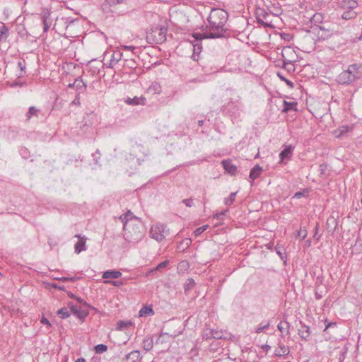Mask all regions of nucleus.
Segmentation results:
<instances>
[{
	"label": "nucleus",
	"mask_w": 362,
	"mask_h": 362,
	"mask_svg": "<svg viewBox=\"0 0 362 362\" xmlns=\"http://www.w3.org/2000/svg\"><path fill=\"white\" fill-rule=\"evenodd\" d=\"M228 19V13L223 9L213 8L207 17L208 25L206 28L209 33H194L192 35V39L189 40L190 46L193 48L192 58L194 61H198L199 54L202 50V40L204 39L221 38L225 36L226 31V23Z\"/></svg>",
	"instance_id": "nucleus-1"
},
{
	"label": "nucleus",
	"mask_w": 362,
	"mask_h": 362,
	"mask_svg": "<svg viewBox=\"0 0 362 362\" xmlns=\"http://www.w3.org/2000/svg\"><path fill=\"white\" fill-rule=\"evenodd\" d=\"M123 229L124 237L130 243H137L144 237L143 227L139 220V222L125 223Z\"/></svg>",
	"instance_id": "nucleus-2"
},
{
	"label": "nucleus",
	"mask_w": 362,
	"mask_h": 362,
	"mask_svg": "<svg viewBox=\"0 0 362 362\" xmlns=\"http://www.w3.org/2000/svg\"><path fill=\"white\" fill-rule=\"evenodd\" d=\"M361 76L362 66L359 64H354L349 65L346 70L339 74L336 80L339 84L348 85Z\"/></svg>",
	"instance_id": "nucleus-3"
},
{
	"label": "nucleus",
	"mask_w": 362,
	"mask_h": 362,
	"mask_svg": "<svg viewBox=\"0 0 362 362\" xmlns=\"http://www.w3.org/2000/svg\"><path fill=\"white\" fill-rule=\"evenodd\" d=\"M244 107L241 103V98L239 95L234 94L230 100L226 103L223 107V112L230 116L233 119H238L241 112L243 111Z\"/></svg>",
	"instance_id": "nucleus-4"
},
{
	"label": "nucleus",
	"mask_w": 362,
	"mask_h": 362,
	"mask_svg": "<svg viewBox=\"0 0 362 362\" xmlns=\"http://www.w3.org/2000/svg\"><path fill=\"white\" fill-rule=\"evenodd\" d=\"M166 33L165 27H153L146 33V41L149 44H161L166 40Z\"/></svg>",
	"instance_id": "nucleus-5"
},
{
	"label": "nucleus",
	"mask_w": 362,
	"mask_h": 362,
	"mask_svg": "<svg viewBox=\"0 0 362 362\" xmlns=\"http://www.w3.org/2000/svg\"><path fill=\"white\" fill-rule=\"evenodd\" d=\"M169 229L165 225L156 223L151 227L150 237L158 242H161L169 235Z\"/></svg>",
	"instance_id": "nucleus-6"
},
{
	"label": "nucleus",
	"mask_w": 362,
	"mask_h": 362,
	"mask_svg": "<svg viewBox=\"0 0 362 362\" xmlns=\"http://www.w3.org/2000/svg\"><path fill=\"white\" fill-rule=\"evenodd\" d=\"M358 6V3L354 0H348L341 3V8L345 9L341 14L344 20H350L354 18L357 13L354 9Z\"/></svg>",
	"instance_id": "nucleus-7"
},
{
	"label": "nucleus",
	"mask_w": 362,
	"mask_h": 362,
	"mask_svg": "<svg viewBox=\"0 0 362 362\" xmlns=\"http://www.w3.org/2000/svg\"><path fill=\"white\" fill-rule=\"evenodd\" d=\"M294 51L291 47H284L281 52V55L283 57V63L284 66L286 68L288 71L293 70V62H295V59H290L288 57L289 54H294Z\"/></svg>",
	"instance_id": "nucleus-8"
},
{
	"label": "nucleus",
	"mask_w": 362,
	"mask_h": 362,
	"mask_svg": "<svg viewBox=\"0 0 362 362\" xmlns=\"http://www.w3.org/2000/svg\"><path fill=\"white\" fill-rule=\"evenodd\" d=\"M295 147L292 145L284 146L283 150L279 153L280 163L284 160H290L292 157Z\"/></svg>",
	"instance_id": "nucleus-9"
},
{
	"label": "nucleus",
	"mask_w": 362,
	"mask_h": 362,
	"mask_svg": "<svg viewBox=\"0 0 362 362\" xmlns=\"http://www.w3.org/2000/svg\"><path fill=\"white\" fill-rule=\"evenodd\" d=\"M68 306L69 307L71 313L76 315L81 320L84 319L88 315L87 311L81 310L80 307L76 305H74L72 303H69Z\"/></svg>",
	"instance_id": "nucleus-10"
},
{
	"label": "nucleus",
	"mask_w": 362,
	"mask_h": 362,
	"mask_svg": "<svg viewBox=\"0 0 362 362\" xmlns=\"http://www.w3.org/2000/svg\"><path fill=\"white\" fill-rule=\"evenodd\" d=\"M78 238V242L75 244L74 251L76 254H79L83 251L86 250V238L81 235H76Z\"/></svg>",
	"instance_id": "nucleus-11"
},
{
	"label": "nucleus",
	"mask_w": 362,
	"mask_h": 362,
	"mask_svg": "<svg viewBox=\"0 0 362 362\" xmlns=\"http://www.w3.org/2000/svg\"><path fill=\"white\" fill-rule=\"evenodd\" d=\"M290 353L289 348L285 346L280 340L278 342V347L274 351V355L277 357L286 356Z\"/></svg>",
	"instance_id": "nucleus-12"
},
{
	"label": "nucleus",
	"mask_w": 362,
	"mask_h": 362,
	"mask_svg": "<svg viewBox=\"0 0 362 362\" xmlns=\"http://www.w3.org/2000/svg\"><path fill=\"white\" fill-rule=\"evenodd\" d=\"M211 334H212L213 339H230L231 337V334L226 330H218L212 329L211 331Z\"/></svg>",
	"instance_id": "nucleus-13"
},
{
	"label": "nucleus",
	"mask_w": 362,
	"mask_h": 362,
	"mask_svg": "<svg viewBox=\"0 0 362 362\" xmlns=\"http://www.w3.org/2000/svg\"><path fill=\"white\" fill-rule=\"evenodd\" d=\"M122 57V53L119 51H114V52L111 55V59L110 62L107 64V68H113L116 64H117Z\"/></svg>",
	"instance_id": "nucleus-14"
},
{
	"label": "nucleus",
	"mask_w": 362,
	"mask_h": 362,
	"mask_svg": "<svg viewBox=\"0 0 362 362\" xmlns=\"http://www.w3.org/2000/svg\"><path fill=\"white\" fill-rule=\"evenodd\" d=\"M223 169L230 175H235L237 172V167L230 160H223L221 162Z\"/></svg>",
	"instance_id": "nucleus-15"
},
{
	"label": "nucleus",
	"mask_w": 362,
	"mask_h": 362,
	"mask_svg": "<svg viewBox=\"0 0 362 362\" xmlns=\"http://www.w3.org/2000/svg\"><path fill=\"white\" fill-rule=\"evenodd\" d=\"M124 102L130 105H145L146 98L143 96H135L134 98H127L124 100Z\"/></svg>",
	"instance_id": "nucleus-16"
},
{
	"label": "nucleus",
	"mask_w": 362,
	"mask_h": 362,
	"mask_svg": "<svg viewBox=\"0 0 362 362\" xmlns=\"http://www.w3.org/2000/svg\"><path fill=\"white\" fill-rule=\"evenodd\" d=\"M119 219L122 222L123 225L127 222H139V219L130 211H128L124 215L120 216Z\"/></svg>",
	"instance_id": "nucleus-17"
},
{
	"label": "nucleus",
	"mask_w": 362,
	"mask_h": 362,
	"mask_svg": "<svg viewBox=\"0 0 362 362\" xmlns=\"http://www.w3.org/2000/svg\"><path fill=\"white\" fill-rule=\"evenodd\" d=\"M40 112H41L40 109H39L35 106L30 107L28 108V112L25 115L26 121H28V122L30 121L31 119V118L33 117L37 118L39 117Z\"/></svg>",
	"instance_id": "nucleus-18"
},
{
	"label": "nucleus",
	"mask_w": 362,
	"mask_h": 362,
	"mask_svg": "<svg viewBox=\"0 0 362 362\" xmlns=\"http://www.w3.org/2000/svg\"><path fill=\"white\" fill-rule=\"evenodd\" d=\"M122 276V272L119 270H107L103 272V278L108 280L109 279H116Z\"/></svg>",
	"instance_id": "nucleus-19"
},
{
	"label": "nucleus",
	"mask_w": 362,
	"mask_h": 362,
	"mask_svg": "<svg viewBox=\"0 0 362 362\" xmlns=\"http://www.w3.org/2000/svg\"><path fill=\"white\" fill-rule=\"evenodd\" d=\"M297 105L296 102H288L286 100H283V107L282 112H288L289 111H297Z\"/></svg>",
	"instance_id": "nucleus-20"
},
{
	"label": "nucleus",
	"mask_w": 362,
	"mask_h": 362,
	"mask_svg": "<svg viewBox=\"0 0 362 362\" xmlns=\"http://www.w3.org/2000/svg\"><path fill=\"white\" fill-rule=\"evenodd\" d=\"M262 172V168L259 165L257 164L251 169L249 177L251 180H255L260 177Z\"/></svg>",
	"instance_id": "nucleus-21"
},
{
	"label": "nucleus",
	"mask_w": 362,
	"mask_h": 362,
	"mask_svg": "<svg viewBox=\"0 0 362 362\" xmlns=\"http://www.w3.org/2000/svg\"><path fill=\"white\" fill-rule=\"evenodd\" d=\"M352 127L345 125L339 127L334 131V135L337 138L342 137L345 134L352 131Z\"/></svg>",
	"instance_id": "nucleus-22"
},
{
	"label": "nucleus",
	"mask_w": 362,
	"mask_h": 362,
	"mask_svg": "<svg viewBox=\"0 0 362 362\" xmlns=\"http://www.w3.org/2000/svg\"><path fill=\"white\" fill-rule=\"evenodd\" d=\"M127 359L129 362H141V356L140 351L138 350L132 351L131 353L127 355Z\"/></svg>",
	"instance_id": "nucleus-23"
},
{
	"label": "nucleus",
	"mask_w": 362,
	"mask_h": 362,
	"mask_svg": "<svg viewBox=\"0 0 362 362\" xmlns=\"http://www.w3.org/2000/svg\"><path fill=\"white\" fill-rule=\"evenodd\" d=\"M139 317H145L147 315H153L154 311L151 305H144L139 312Z\"/></svg>",
	"instance_id": "nucleus-24"
},
{
	"label": "nucleus",
	"mask_w": 362,
	"mask_h": 362,
	"mask_svg": "<svg viewBox=\"0 0 362 362\" xmlns=\"http://www.w3.org/2000/svg\"><path fill=\"white\" fill-rule=\"evenodd\" d=\"M147 91L151 94H159L161 92V86L158 82H153L148 88Z\"/></svg>",
	"instance_id": "nucleus-25"
},
{
	"label": "nucleus",
	"mask_w": 362,
	"mask_h": 362,
	"mask_svg": "<svg viewBox=\"0 0 362 362\" xmlns=\"http://www.w3.org/2000/svg\"><path fill=\"white\" fill-rule=\"evenodd\" d=\"M143 348L145 351H149L153 349V337H149L144 339L142 342Z\"/></svg>",
	"instance_id": "nucleus-26"
},
{
	"label": "nucleus",
	"mask_w": 362,
	"mask_h": 362,
	"mask_svg": "<svg viewBox=\"0 0 362 362\" xmlns=\"http://www.w3.org/2000/svg\"><path fill=\"white\" fill-rule=\"evenodd\" d=\"M73 86H75L76 89L79 92H83L86 89V85L81 78H76Z\"/></svg>",
	"instance_id": "nucleus-27"
},
{
	"label": "nucleus",
	"mask_w": 362,
	"mask_h": 362,
	"mask_svg": "<svg viewBox=\"0 0 362 362\" xmlns=\"http://www.w3.org/2000/svg\"><path fill=\"white\" fill-rule=\"evenodd\" d=\"M132 325V322L130 320H127V321L120 320V321L117 322V323L116 329L119 330V331H122V330H124V329L129 328Z\"/></svg>",
	"instance_id": "nucleus-28"
},
{
	"label": "nucleus",
	"mask_w": 362,
	"mask_h": 362,
	"mask_svg": "<svg viewBox=\"0 0 362 362\" xmlns=\"http://www.w3.org/2000/svg\"><path fill=\"white\" fill-rule=\"evenodd\" d=\"M270 326L269 321H262L255 328V332L257 334L262 333L264 330L267 329Z\"/></svg>",
	"instance_id": "nucleus-29"
},
{
	"label": "nucleus",
	"mask_w": 362,
	"mask_h": 362,
	"mask_svg": "<svg viewBox=\"0 0 362 362\" xmlns=\"http://www.w3.org/2000/svg\"><path fill=\"white\" fill-rule=\"evenodd\" d=\"M298 332L302 339H304L305 340L309 339L310 335L309 327L304 325L302 329H299Z\"/></svg>",
	"instance_id": "nucleus-30"
},
{
	"label": "nucleus",
	"mask_w": 362,
	"mask_h": 362,
	"mask_svg": "<svg viewBox=\"0 0 362 362\" xmlns=\"http://www.w3.org/2000/svg\"><path fill=\"white\" fill-rule=\"evenodd\" d=\"M290 325L286 321H281L278 325L277 329L281 332H284V331H286V333H288Z\"/></svg>",
	"instance_id": "nucleus-31"
},
{
	"label": "nucleus",
	"mask_w": 362,
	"mask_h": 362,
	"mask_svg": "<svg viewBox=\"0 0 362 362\" xmlns=\"http://www.w3.org/2000/svg\"><path fill=\"white\" fill-rule=\"evenodd\" d=\"M57 315L62 318V319H66L70 316V313L68 310V308L64 307L59 309L57 311Z\"/></svg>",
	"instance_id": "nucleus-32"
},
{
	"label": "nucleus",
	"mask_w": 362,
	"mask_h": 362,
	"mask_svg": "<svg viewBox=\"0 0 362 362\" xmlns=\"http://www.w3.org/2000/svg\"><path fill=\"white\" fill-rule=\"evenodd\" d=\"M237 194V192H231L228 197L224 199V204L226 206H231L235 202V196Z\"/></svg>",
	"instance_id": "nucleus-33"
},
{
	"label": "nucleus",
	"mask_w": 362,
	"mask_h": 362,
	"mask_svg": "<svg viewBox=\"0 0 362 362\" xmlns=\"http://www.w3.org/2000/svg\"><path fill=\"white\" fill-rule=\"evenodd\" d=\"M8 28L5 25V24L2 23L0 27V38L1 40H3V39L6 40L8 37Z\"/></svg>",
	"instance_id": "nucleus-34"
},
{
	"label": "nucleus",
	"mask_w": 362,
	"mask_h": 362,
	"mask_svg": "<svg viewBox=\"0 0 362 362\" xmlns=\"http://www.w3.org/2000/svg\"><path fill=\"white\" fill-rule=\"evenodd\" d=\"M308 189L305 188L302 191L297 192L292 197V199H300L301 197H306L308 194Z\"/></svg>",
	"instance_id": "nucleus-35"
},
{
	"label": "nucleus",
	"mask_w": 362,
	"mask_h": 362,
	"mask_svg": "<svg viewBox=\"0 0 362 362\" xmlns=\"http://www.w3.org/2000/svg\"><path fill=\"white\" fill-rule=\"evenodd\" d=\"M104 283L105 284L112 285V286H114L115 287H120V286H123L124 284V281H122V280H117V281L105 280Z\"/></svg>",
	"instance_id": "nucleus-36"
},
{
	"label": "nucleus",
	"mask_w": 362,
	"mask_h": 362,
	"mask_svg": "<svg viewBox=\"0 0 362 362\" xmlns=\"http://www.w3.org/2000/svg\"><path fill=\"white\" fill-rule=\"evenodd\" d=\"M228 213V209L223 210L220 212L214 214L213 215V218L222 221L223 219V216H226Z\"/></svg>",
	"instance_id": "nucleus-37"
},
{
	"label": "nucleus",
	"mask_w": 362,
	"mask_h": 362,
	"mask_svg": "<svg viewBox=\"0 0 362 362\" xmlns=\"http://www.w3.org/2000/svg\"><path fill=\"white\" fill-rule=\"evenodd\" d=\"M107 350V346L105 344H100L95 346V351L97 354H102Z\"/></svg>",
	"instance_id": "nucleus-38"
},
{
	"label": "nucleus",
	"mask_w": 362,
	"mask_h": 362,
	"mask_svg": "<svg viewBox=\"0 0 362 362\" xmlns=\"http://www.w3.org/2000/svg\"><path fill=\"white\" fill-rule=\"evenodd\" d=\"M195 285V282L192 279H189L187 282L185 284V291L187 292L191 290Z\"/></svg>",
	"instance_id": "nucleus-39"
},
{
	"label": "nucleus",
	"mask_w": 362,
	"mask_h": 362,
	"mask_svg": "<svg viewBox=\"0 0 362 362\" xmlns=\"http://www.w3.org/2000/svg\"><path fill=\"white\" fill-rule=\"evenodd\" d=\"M209 227L208 225H204V226H202L201 227H199L197 228L194 231V234L195 236H199V235H201L204 231H205L207 228Z\"/></svg>",
	"instance_id": "nucleus-40"
},
{
	"label": "nucleus",
	"mask_w": 362,
	"mask_h": 362,
	"mask_svg": "<svg viewBox=\"0 0 362 362\" xmlns=\"http://www.w3.org/2000/svg\"><path fill=\"white\" fill-rule=\"evenodd\" d=\"M52 19L50 18V13L47 11L45 12L42 16V23H52Z\"/></svg>",
	"instance_id": "nucleus-41"
},
{
	"label": "nucleus",
	"mask_w": 362,
	"mask_h": 362,
	"mask_svg": "<svg viewBox=\"0 0 362 362\" xmlns=\"http://www.w3.org/2000/svg\"><path fill=\"white\" fill-rule=\"evenodd\" d=\"M211 329H212L206 328L204 330L203 334H202V337L204 339H209L213 338L212 334H211Z\"/></svg>",
	"instance_id": "nucleus-42"
},
{
	"label": "nucleus",
	"mask_w": 362,
	"mask_h": 362,
	"mask_svg": "<svg viewBox=\"0 0 362 362\" xmlns=\"http://www.w3.org/2000/svg\"><path fill=\"white\" fill-rule=\"evenodd\" d=\"M183 332V329H181V330H178V331H175L173 334H168V333H166V332H162L160 336L162 335H168L170 336V337L172 338H175L176 337L180 335L181 334H182Z\"/></svg>",
	"instance_id": "nucleus-43"
},
{
	"label": "nucleus",
	"mask_w": 362,
	"mask_h": 362,
	"mask_svg": "<svg viewBox=\"0 0 362 362\" xmlns=\"http://www.w3.org/2000/svg\"><path fill=\"white\" fill-rule=\"evenodd\" d=\"M169 264V262L168 260L163 261L160 263H159L156 267L154 269V270H160L161 269L165 268Z\"/></svg>",
	"instance_id": "nucleus-44"
},
{
	"label": "nucleus",
	"mask_w": 362,
	"mask_h": 362,
	"mask_svg": "<svg viewBox=\"0 0 362 362\" xmlns=\"http://www.w3.org/2000/svg\"><path fill=\"white\" fill-rule=\"evenodd\" d=\"M125 0H106V4H107L109 6H115L116 4H122L124 1Z\"/></svg>",
	"instance_id": "nucleus-45"
},
{
	"label": "nucleus",
	"mask_w": 362,
	"mask_h": 362,
	"mask_svg": "<svg viewBox=\"0 0 362 362\" xmlns=\"http://www.w3.org/2000/svg\"><path fill=\"white\" fill-rule=\"evenodd\" d=\"M308 235L307 230L305 229H302L298 232V235L301 238L302 240H304Z\"/></svg>",
	"instance_id": "nucleus-46"
},
{
	"label": "nucleus",
	"mask_w": 362,
	"mask_h": 362,
	"mask_svg": "<svg viewBox=\"0 0 362 362\" xmlns=\"http://www.w3.org/2000/svg\"><path fill=\"white\" fill-rule=\"evenodd\" d=\"M20 154L23 158H27L28 157L29 152L26 148H21L20 150Z\"/></svg>",
	"instance_id": "nucleus-47"
},
{
	"label": "nucleus",
	"mask_w": 362,
	"mask_h": 362,
	"mask_svg": "<svg viewBox=\"0 0 362 362\" xmlns=\"http://www.w3.org/2000/svg\"><path fill=\"white\" fill-rule=\"evenodd\" d=\"M182 203H184L187 207H192L194 204L192 199H185L182 200Z\"/></svg>",
	"instance_id": "nucleus-48"
},
{
	"label": "nucleus",
	"mask_w": 362,
	"mask_h": 362,
	"mask_svg": "<svg viewBox=\"0 0 362 362\" xmlns=\"http://www.w3.org/2000/svg\"><path fill=\"white\" fill-rule=\"evenodd\" d=\"M18 66L21 69V74H20V76H23V74L25 73V65L23 64V62H18Z\"/></svg>",
	"instance_id": "nucleus-49"
},
{
	"label": "nucleus",
	"mask_w": 362,
	"mask_h": 362,
	"mask_svg": "<svg viewBox=\"0 0 362 362\" xmlns=\"http://www.w3.org/2000/svg\"><path fill=\"white\" fill-rule=\"evenodd\" d=\"M93 160H94V163L95 164H98V160L100 158V151L99 150H97L94 153H93Z\"/></svg>",
	"instance_id": "nucleus-50"
},
{
	"label": "nucleus",
	"mask_w": 362,
	"mask_h": 362,
	"mask_svg": "<svg viewBox=\"0 0 362 362\" xmlns=\"http://www.w3.org/2000/svg\"><path fill=\"white\" fill-rule=\"evenodd\" d=\"M126 62H127V66H129V68H135L136 66V63L134 59H131L129 61L126 60Z\"/></svg>",
	"instance_id": "nucleus-51"
},
{
	"label": "nucleus",
	"mask_w": 362,
	"mask_h": 362,
	"mask_svg": "<svg viewBox=\"0 0 362 362\" xmlns=\"http://www.w3.org/2000/svg\"><path fill=\"white\" fill-rule=\"evenodd\" d=\"M80 97H79V93H78L75 98L74 99V100L71 102V104L72 105H80Z\"/></svg>",
	"instance_id": "nucleus-52"
},
{
	"label": "nucleus",
	"mask_w": 362,
	"mask_h": 362,
	"mask_svg": "<svg viewBox=\"0 0 362 362\" xmlns=\"http://www.w3.org/2000/svg\"><path fill=\"white\" fill-rule=\"evenodd\" d=\"M57 279L62 281L64 282L68 281H75V278H74V277H71V278L70 277H62V278H57Z\"/></svg>",
	"instance_id": "nucleus-53"
},
{
	"label": "nucleus",
	"mask_w": 362,
	"mask_h": 362,
	"mask_svg": "<svg viewBox=\"0 0 362 362\" xmlns=\"http://www.w3.org/2000/svg\"><path fill=\"white\" fill-rule=\"evenodd\" d=\"M40 322L42 325H48V326H51V324L49 322V321L45 317H42L40 320Z\"/></svg>",
	"instance_id": "nucleus-54"
},
{
	"label": "nucleus",
	"mask_w": 362,
	"mask_h": 362,
	"mask_svg": "<svg viewBox=\"0 0 362 362\" xmlns=\"http://www.w3.org/2000/svg\"><path fill=\"white\" fill-rule=\"evenodd\" d=\"M122 48L125 50L132 51V52H133L136 49V47L134 46H127V45H123V46H122Z\"/></svg>",
	"instance_id": "nucleus-55"
},
{
	"label": "nucleus",
	"mask_w": 362,
	"mask_h": 362,
	"mask_svg": "<svg viewBox=\"0 0 362 362\" xmlns=\"http://www.w3.org/2000/svg\"><path fill=\"white\" fill-rule=\"evenodd\" d=\"M51 25H52V23H43V30H44V32H47L49 29Z\"/></svg>",
	"instance_id": "nucleus-56"
},
{
	"label": "nucleus",
	"mask_w": 362,
	"mask_h": 362,
	"mask_svg": "<svg viewBox=\"0 0 362 362\" xmlns=\"http://www.w3.org/2000/svg\"><path fill=\"white\" fill-rule=\"evenodd\" d=\"M337 324L336 322H328L326 326H325V331L326 329H327L329 327H336Z\"/></svg>",
	"instance_id": "nucleus-57"
},
{
	"label": "nucleus",
	"mask_w": 362,
	"mask_h": 362,
	"mask_svg": "<svg viewBox=\"0 0 362 362\" xmlns=\"http://www.w3.org/2000/svg\"><path fill=\"white\" fill-rule=\"evenodd\" d=\"M130 159H132V160L136 165H139L141 164V160L139 158H134V157H133L132 158H130Z\"/></svg>",
	"instance_id": "nucleus-58"
},
{
	"label": "nucleus",
	"mask_w": 362,
	"mask_h": 362,
	"mask_svg": "<svg viewBox=\"0 0 362 362\" xmlns=\"http://www.w3.org/2000/svg\"><path fill=\"white\" fill-rule=\"evenodd\" d=\"M270 349L271 346L268 344H264L262 346V349H263L265 351H268L269 350H270Z\"/></svg>",
	"instance_id": "nucleus-59"
},
{
	"label": "nucleus",
	"mask_w": 362,
	"mask_h": 362,
	"mask_svg": "<svg viewBox=\"0 0 362 362\" xmlns=\"http://www.w3.org/2000/svg\"><path fill=\"white\" fill-rule=\"evenodd\" d=\"M52 286L53 288H58V289H59V290H64V286H58L57 284H52Z\"/></svg>",
	"instance_id": "nucleus-60"
},
{
	"label": "nucleus",
	"mask_w": 362,
	"mask_h": 362,
	"mask_svg": "<svg viewBox=\"0 0 362 362\" xmlns=\"http://www.w3.org/2000/svg\"><path fill=\"white\" fill-rule=\"evenodd\" d=\"M285 82L291 88H293V83L292 81H291L290 80H288V79H285Z\"/></svg>",
	"instance_id": "nucleus-61"
},
{
	"label": "nucleus",
	"mask_w": 362,
	"mask_h": 362,
	"mask_svg": "<svg viewBox=\"0 0 362 362\" xmlns=\"http://www.w3.org/2000/svg\"><path fill=\"white\" fill-rule=\"evenodd\" d=\"M322 284V278L320 277V276H317V279H316V284L320 285Z\"/></svg>",
	"instance_id": "nucleus-62"
},
{
	"label": "nucleus",
	"mask_w": 362,
	"mask_h": 362,
	"mask_svg": "<svg viewBox=\"0 0 362 362\" xmlns=\"http://www.w3.org/2000/svg\"><path fill=\"white\" fill-rule=\"evenodd\" d=\"M321 18V16L320 15H317V14H315L313 16V20L317 22V21H319Z\"/></svg>",
	"instance_id": "nucleus-63"
},
{
	"label": "nucleus",
	"mask_w": 362,
	"mask_h": 362,
	"mask_svg": "<svg viewBox=\"0 0 362 362\" xmlns=\"http://www.w3.org/2000/svg\"><path fill=\"white\" fill-rule=\"evenodd\" d=\"M75 362H86V359L84 358H78Z\"/></svg>",
	"instance_id": "nucleus-64"
}]
</instances>
